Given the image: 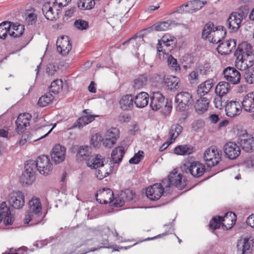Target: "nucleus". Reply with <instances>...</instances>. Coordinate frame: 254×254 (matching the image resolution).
Returning <instances> with one entry per match:
<instances>
[{
    "label": "nucleus",
    "instance_id": "f257e3e1",
    "mask_svg": "<svg viewBox=\"0 0 254 254\" xmlns=\"http://www.w3.org/2000/svg\"><path fill=\"white\" fill-rule=\"evenodd\" d=\"M97 201L101 204L112 203L116 207H122L127 202H130L135 197L134 192L129 189L121 191L115 198L113 192L110 189L104 188L95 194Z\"/></svg>",
    "mask_w": 254,
    "mask_h": 254
},
{
    "label": "nucleus",
    "instance_id": "f03ea898",
    "mask_svg": "<svg viewBox=\"0 0 254 254\" xmlns=\"http://www.w3.org/2000/svg\"><path fill=\"white\" fill-rule=\"evenodd\" d=\"M235 55L237 57L236 66L240 70H246L253 65L254 55L253 54L252 46L247 42H244L239 44Z\"/></svg>",
    "mask_w": 254,
    "mask_h": 254
},
{
    "label": "nucleus",
    "instance_id": "7ed1b4c3",
    "mask_svg": "<svg viewBox=\"0 0 254 254\" xmlns=\"http://www.w3.org/2000/svg\"><path fill=\"white\" fill-rule=\"evenodd\" d=\"M28 208L25 212L23 222L29 226H34L42 222L44 216L42 215V207L40 199L33 197L29 201Z\"/></svg>",
    "mask_w": 254,
    "mask_h": 254
},
{
    "label": "nucleus",
    "instance_id": "20e7f679",
    "mask_svg": "<svg viewBox=\"0 0 254 254\" xmlns=\"http://www.w3.org/2000/svg\"><path fill=\"white\" fill-rule=\"evenodd\" d=\"M177 104L176 110L177 112L187 111L193 103L192 95L188 92H181L178 93L175 99Z\"/></svg>",
    "mask_w": 254,
    "mask_h": 254
},
{
    "label": "nucleus",
    "instance_id": "39448f33",
    "mask_svg": "<svg viewBox=\"0 0 254 254\" xmlns=\"http://www.w3.org/2000/svg\"><path fill=\"white\" fill-rule=\"evenodd\" d=\"M37 169L36 162L30 160L25 164V171L20 178V181L23 185H30L35 180V173Z\"/></svg>",
    "mask_w": 254,
    "mask_h": 254
},
{
    "label": "nucleus",
    "instance_id": "423d86ee",
    "mask_svg": "<svg viewBox=\"0 0 254 254\" xmlns=\"http://www.w3.org/2000/svg\"><path fill=\"white\" fill-rule=\"evenodd\" d=\"M221 151L216 146L208 148L204 153V159L207 165L212 167L217 165L221 158Z\"/></svg>",
    "mask_w": 254,
    "mask_h": 254
},
{
    "label": "nucleus",
    "instance_id": "0eeeda50",
    "mask_svg": "<svg viewBox=\"0 0 254 254\" xmlns=\"http://www.w3.org/2000/svg\"><path fill=\"white\" fill-rule=\"evenodd\" d=\"M207 3L206 0H193L188 1L186 4L180 6L176 12H185L192 13L201 9Z\"/></svg>",
    "mask_w": 254,
    "mask_h": 254
},
{
    "label": "nucleus",
    "instance_id": "6e6552de",
    "mask_svg": "<svg viewBox=\"0 0 254 254\" xmlns=\"http://www.w3.org/2000/svg\"><path fill=\"white\" fill-rule=\"evenodd\" d=\"M162 183L166 188L174 186L179 190H182L185 184L182 182V175L178 174L176 171L172 172L168 176L167 179H164Z\"/></svg>",
    "mask_w": 254,
    "mask_h": 254
},
{
    "label": "nucleus",
    "instance_id": "1a4fd4ad",
    "mask_svg": "<svg viewBox=\"0 0 254 254\" xmlns=\"http://www.w3.org/2000/svg\"><path fill=\"white\" fill-rule=\"evenodd\" d=\"M238 142L245 151L252 152L254 151V137L249 134L246 130L239 134Z\"/></svg>",
    "mask_w": 254,
    "mask_h": 254
},
{
    "label": "nucleus",
    "instance_id": "9d476101",
    "mask_svg": "<svg viewBox=\"0 0 254 254\" xmlns=\"http://www.w3.org/2000/svg\"><path fill=\"white\" fill-rule=\"evenodd\" d=\"M35 162L37 170L41 174L47 176L51 172L53 165L48 156H40Z\"/></svg>",
    "mask_w": 254,
    "mask_h": 254
},
{
    "label": "nucleus",
    "instance_id": "9b49d317",
    "mask_svg": "<svg viewBox=\"0 0 254 254\" xmlns=\"http://www.w3.org/2000/svg\"><path fill=\"white\" fill-rule=\"evenodd\" d=\"M8 200L10 205L16 209L22 208L25 204L24 194L19 190L11 192L9 194Z\"/></svg>",
    "mask_w": 254,
    "mask_h": 254
},
{
    "label": "nucleus",
    "instance_id": "f8f14e48",
    "mask_svg": "<svg viewBox=\"0 0 254 254\" xmlns=\"http://www.w3.org/2000/svg\"><path fill=\"white\" fill-rule=\"evenodd\" d=\"M243 18V16L239 12H233L230 14L227 19L226 24L231 32H235L238 31L241 26Z\"/></svg>",
    "mask_w": 254,
    "mask_h": 254
},
{
    "label": "nucleus",
    "instance_id": "ddd939ff",
    "mask_svg": "<svg viewBox=\"0 0 254 254\" xmlns=\"http://www.w3.org/2000/svg\"><path fill=\"white\" fill-rule=\"evenodd\" d=\"M164 190V188L161 184H154L146 189V196L151 200H157L163 194Z\"/></svg>",
    "mask_w": 254,
    "mask_h": 254
},
{
    "label": "nucleus",
    "instance_id": "4468645a",
    "mask_svg": "<svg viewBox=\"0 0 254 254\" xmlns=\"http://www.w3.org/2000/svg\"><path fill=\"white\" fill-rule=\"evenodd\" d=\"M223 74L226 80L233 84H238L240 81L241 73L234 67L228 66L225 68L223 70Z\"/></svg>",
    "mask_w": 254,
    "mask_h": 254
},
{
    "label": "nucleus",
    "instance_id": "2eb2a0df",
    "mask_svg": "<svg viewBox=\"0 0 254 254\" xmlns=\"http://www.w3.org/2000/svg\"><path fill=\"white\" fill-rule=\"evenodd\" d=\"M237 248L241 254H253V251L254 252V241L250 238H245L238 241Z\"/></svg>",
    "mask_w": 254,
    "mask_h": 254
},
{
    "label": "nucleus",
    "instance_id": "dca6fc26",
    "mask_svg": "<svg viewBox=\"0 0 254 254\" xmlns=\"http://www.w3.org/2000/svg\"><path fill=\"white\" fill-rule=\"evenodd\" d=\"M232 215H233L235 216V214L233 213L232 212H228L226 213H225V216L223 218L222 217H220L219 216H215L213 217V218L210 220L209 223V227L210 228L212 229L213 230H216L221 226V222L223 221H231L233 222V219L232 218ZM222 226L223 227H225L226 229H228L229 228H231V227H227L224 224L222 223Z\"/></svg>",
    "mask_w": 254,
    "mask_h": 254
},
{
    "label": "nucleus",
    "instance_id": "f3484780",
    "mask_svg": "<svg viewBox=\"0 0 254 254\" xmlns=\"http://www.w3.org/2000/svg\"><path fill=\"white\" fill-rule=\"evenodd\" d=\"M225 156L230 159L234 160L239 156L241 153L240 147L234 142H229L223 147Z\"/></svg>",
    "mask_w": 254,
    "mask_h": 254
},
{
    "label": "nucleus",
    "instance_id": "a211bd4d",
    "mask_svg": "<svg viewBox=\"0 0 254 254\" xmlns=\"http://www.w3.org/2000/svg\"><path fill=\"white\" fill-rule=\"evenodd\" d=\"M2 221L5 225H11L14 221L10 208L4 201L0 204V223Z\"/></svg>",
    "mask_w": 254,
    "mask_h": 254
},
{
    "label": "nucleus",
    "instance_id": "6ab92c4d",
    "mask_svg": "<svg viewBox=\"0 0 254 254\" xmlns=\"http://www.w3.org/2000/svg\"><path fill=\"white\" fill-rule=\"evenodd\" d=\"M58 51L62 55L66 56L71 49V44L67 36H63L57 41Z\"/></svg>",
    "mask_w": 254,
    "mask_h": 254
},
{
    "label": "nucleus",
    "instance_id": "aec40b11",
    "mask_svg": "<svg viewBox=\"0 0 254 254\" xmlns=\"http://www.w3.org/2000/svg\"><path fill=\"white\" fill-rule=\"evenodd\" d=\"M243 109L241 102L231 101L225 105L226 115L229 117H234L240 114Z\"/></svg>",
    "mask_w": 254,
    "mask_h": 254
},
{
    "label": "nucleus",
    "instance_id": "412c9836",
    "mask_svg": "<svg viewBox=\"0 0 254 254\" xmlns=\"http://www.w3.org/2000/svg\"><path fill=\"white\" fill-rule=\"evenodd\" d=\"M66 149L60 145H56L51 154V158L55 164H59L64 161L65 156Z\"/></svg>",
    "mask_w": 254,
    "mask_h": 254
},
{
    "label": "nucleus",
    "instance_id": "4be33fe9",
    "mask_svg": "<svg viewBox=\"0 0 254 254\" xmlns=\"http://www.w3.org/2000/svg\"><path fill=\"white\" fill-rule=\"evenodd\" d=\"M55 4H51L49 2L44 3L42 6V12L47 19L51 21L56 20L59 18V11L58 9H56V11H54V6Z\"/></svg>",
    "mask_w": 254,
    "mask_h": 254
},
{
    "label": "nucleus",
    "instance_id": "5701e85b",
    "mask_svg": "<svg viewBox=\"0 0 254 254\" xmlns=\"http://www.w3.org/2000/svg\"><path fill=\"white\" fill-rule=\"evenodd\" d=\"M31 116L28 113L19 115L15 122L16 130L18 133L22 132L26 127L29 125Z\"/></svg>",
    "mask_w": 254,
    "mask_h": 254
},
{
    "label": "nucleus",
    "instance_id": "b1692460",
    "mask_svg": "<svg viewBox=\"0 0 254 254\" xmlns=\"http://www.w3.org/2000/svg\"><path fill=\"white\" fill-rule=\"evenodd\" d=\"M243 109L247 112L252 113L254 119V92L248 93L241 102Z\"/></svg>",
    "mask_w": 254,
    "mask_h": 254
},
{
    "label": "nucleus",
    "instance_id": "393cba45",
    "mask_svg": "<svg viewBox=\"0 0 254 254\" xmlns=\"http://www.w3.org/2000/svg\"><path fill=\"white\" fill-rule=\"evenodd\" d=\"M236 46V41L234 39L223 40L218 46L217 50L222 55H228Z\"/></svg>",
    "mask_w": 254,
    "mask_h": 254
},
{
    "label": "nucleus",
    "instance_id": "a878e982",
    "mask_svg": "<svg viewBox=\"0 0 254 254\" xmlns=\"http://www.w3.org/2000/svg\"><path fill=\"white\" fill-rule=\"evenodd\" d=\"M150 100V107L153 110L157 111L164 105L165 98L160 92H156L152 93Z\"/></svg>",
    "mask_w": 254,
    "mask_h": 254
},
{
    "label": "nucleus",
    "instance_id": "bb28decb",
    "mask_svg": "<svg viewBox=\"0 0 254 254\" xmlns=\"http://www.w3.org/2000/svg\"><path fill=\"white\" fill-rule=\"evenodd\" d=\"M187 170L192 176L198 178L203 174L205 168L204 165L198 162H193L190 163Z\"/></svg>",
    "mask_w": 254,
    "mask_h": 254
},
{
    "label": "nucleus",
    "instance_id": "cd10ccee",
    "mask_svg": "<svg viewBox=\"0 0 254 254\" xmlns=\"http://www.w3.org/2000/svg\"><path fill=\"white\" fill-rule=\"evenodd\" d=\"M148 82V77L146 74H140L133 80L132 88L134 91L142 89L146 86Z\"/></svg>",
    "mask_w": 254,
    "mask_h": 254
},
{
    "label": "nucleus",
    "instance_id": "c85d7f7f",
    "mask_svg": "<svg viewBox=\"0 0 254 254\" xmlns=\"http://www.w3.org/2000/svg\"><path fill=\"white\" fill-rule=\"evenodd\" d=\"M114 166L110 165L109 164L102 163V165H100L97 169H96L97 170L96 171L97 178L100 180L103 179L110 174Z\"/></svg>",
    "mask_w": 254,
    "mask_h": 254
},
{
    "label": "nucleus",
    "instance_id": "c756f323",
    "mask_svg": "<svg viewBox=\"0 0 254 254\" xmlns=\"http://www.w3.org/2000/svg\"><path fill=\"white\" fill-rule=\"evenodd\" d=\"M105 158L100 154L91 155L87 159L86 165L91 169H97L104 163Z\"/></svg>",
    "mask_w": 254,
    "mask_h": 254
},
{
    "label": "nucleus",
    "instance_id": "7c9ffc66",
    "mask_svg": "<svg viewBox=\"0 0 254 254\" xmlns=\"http://www.w3.org/2000/svg\"><path fill=\"white\" fill-rule=\"evenodd\" d=\"M214 84V83L212 79H209L202 82L197 87V94L202 97L207 94L212 88Z\"/></svg>",
    "mask_w": 254,
    "mask_h": 254
},
{
    "label": "nucleus",
    "instance_id": "2f4dec72",
    "mask_svg": "<svg viewBox=\"0 0 254 254\" xmlns=\"http://www.w3.org/2000/svg\"><path fill=\"white\" fill-rule=\"evenodd\" d=\"M209 104V101L207 98L200 96L194 104L196 112L199 114L204 113L207 110Z\"/></svg>",
    "mask_w": 254,
    "mask_h": 254
},
{
    "label": "nucleus",
    "instance_id": "473e14b6",
    "mask_svg": "<svg viewBox=\"0 0 254 254\" xmlns=\"http://www.w3.org/2000/svg\"><path fill=\"white\" fill-rule=\"evenodd\" d=\"M149 96L147 93L140 92L134 98V103L137 108H143L148 103Z\"/></svg>",
    "mask_w": 254,
    "mask_h": 254
},
{
    "label": "nucleus",
    "instance_id": "72a5a7b5",
    "mask_svg": "<svg viewBox=\"0 0 254 254\" xmlns=\"http://www.w3.org/2000/svg\"><path fill=\"white\" fill-rule=\"evenodd\" d=\"M180 79L174 76H166L164 86L170 90H176L180 87Z\"/></svg>",
    "mask_w": 254,
    "mask_h": 254
},
{
    "label": "nucleus",
    "instance_id": "f704fd0d",
    "mask_svg": "<svg viewBox=\"0 0 254 254\" xmlns=\"http://www.w3.org/2000/svg\"><path fill=\"white\" fill-rule=\"evenodd\" d=\"M134 98L131 95H126L121 99L119 104L120 107L124 110H129L133 107Z\"/></svg>",
    "mask_w": 254,
    "mask_h": 254
},
{
    "label": "nucleus",
    "instance_id": "c9c22d12",
    "mask_svg": "<svg viewBox=\"0 0 254 254\" xmlns=\"http://www.w3.org/2000/svg\"><path fill=\"white\" fill-rule=\"evenodd\" d=\"M215 30H213L212 36H209V41L213 44L221 43L224 36L226 34V31L223 29L220 30L218 28H216Z\"/></svg>",
    "mask_w": 254,
    "mask_h": 254
},
{
    "label": "nucleus",
    "instance_id": "e433bc0d",
    "mask_svg": "<svg viewBox=\"0 0 254 254\" xmlns=\"http://www.w3.org/2000/svg\"><path fill=\"white\" fill-rule=\"evenodd\" d=\"M125 153V148L123 146L114 148L111 153V162L114 164H119L122 161Z\"/></svg>",
    "mask_w": 254,
    "mask_h": 254
},
{
    "label": "nucleus",
    "instance_id": "4c0bfd02",
    "mask_svg": "<svg viewBox=\"0 0 254 254\" xmlns=\"http://www.w3.org/2000/svg\"><path fill=\"white\" fill-rule=\"evenodd\" d=\"M166 76L163 73H154L150 76L152 85L158 88L164 86Z\"/></svg>",
    "mask_w": 254,
    "mask_h": 254
},
{
    "label": "nucleus",
    "instance_id": "58836bf2",
    "mask_svg": "<svg viewBox=\"0 0 254 254\" xmlns=\"http://www.w3.org/2000/svg\"><path fill=\"white\" fill-rule=\"evenodd\" d=\"M56 126V124H55L50 129H49L50 126L49 125L43 126L37 128L36 130V133L39 135H40V136L37 138H35L33 140V141H36L48 136L52 132Z\"/></svg>",
    "mask_w": 254,
    "mask_h": 254
},
{
    "label": "nucleus",
    "instance_id": "ea45409f",
    "mask_svg": "<svg viewBox=\"0 0 254 254\" xmlns=\"http://www.w3.org/2000/svg\"><path fill=\"white\" fill-rule=\"evenodd\" d=\"M230 85L228 82L221 81L215 88V93L218 96L224 97L230 90Z\"/></svg>",
    "mask_w": 254,
    "mask_h": 254
},
{
    "label": "nucleus",
    "instance_id": "a19ab883",
    "mask_svg": "<svg viewBox=\"0 0 254 254\" xmlns=\"http://www.w3.org/2000/svg\"><path fill=\"white\" fill-rule=\"evenodd\" d=\"M91 155V148L88 146H82L79 148L76 157L78 160L86 161L87 159Z\"/></svg>",
    "mask_w": 254,
    "mask_h": 254
},
{
    "label": "nucleus",
    "instance_id": "79ce46f5",
    "mask_svg": "<svg viewBox=\"0 0 254 254\" xmlns=\"http://www.w3.org/2000/svg\"><path fill=\"white\" fill-rule=\"evenodd\" d=\"M94 119L95 116L93 115L82 116L74 123L72 126V128L78 127L81 128L86 125L91 123Z\"/></svg>",
    "mask_w": 254,
    "mask_h": 254
},
{
    "label": "nucleus",
    "instance_id": "37998d69",
    "mask_svg": "<svg viewBox=\"0 0 254 254\" xmlns=\"http://www.w3.org/2000/svg\"><path fill=\"white\" fill-rule=\"evenodd\" d=\"M193 151V147L190 145H179L174 149V153L180 155H186L191 153Z\"/></svg>",
    "mask_w": 254,
    "mask_h": 254
},
{
    "label": "nucleus",
    "instance_id": "c03bdc74",
    "mask_svg": "<svg viewBox=\"0 0 254 254\" xmlns=\"http://www.w3.org/2000/svg\"><path fill=\"white\" fill-rule=\"evenodd\" d=\"M99 230L100 231L103 239L102 244L104 245L107 244L108 236L110 235L111 233L113 235H115L116 237H118L119 235L116 230H115V233H114L113 231H111L108 227L101 226L99 227Z\"/></svg>",
    "mask_w": 254,
    "mask_h": 254
},
{
    "label": "nucleus",
    "instance_id": "a18cd8bd",
    "mask_svg": "<svg viewBox=\"0 0 254 254\" xmlns=\"http://www.w3.org/2000/svg\"><path fill=\"white\" fill-rule=\"evenodd\" d=\"M12 22L3 21L0 24V38L5 39L7 33L9 34Z\"/></svg>",
    "mask_w": 254,
    "mask_h": 254
},
{
    "label": "nucleus",
    "instance_id": "49530a36",
    "mask_svg": "<svg viewBox=\"0 0 254 254\" xmlns=\"http://www.w3.org/2000/svg\"><path fill=\"white\" fill-rule=\"evenodd\" d=\"M13 31L9 32V35L13 37H19L22 35L24 30V26L22 24L16 25L12 23L11 28Z\"/></svg>",
    "mask_w": 254,
    "mask_h": 254
},
{
    "label": "nucleus",
    "instance_id": "de8ad7c7",
    "mask_svg": "<svg viewBox=\"0 0 254 254\" xmlns=\"http://www.w3.org/2000/svg\"><path fill=\"white\" fill-rule=\"evenodd\" d=\"M182 127L179 124L173 125L170 129V139L171 142L174 141L178 135L182 132Z\"/></svg>",
    "mask_w": 254,
    "mask_h": 254
},
{
    "label": "nucleus",
    "instance_id": "09e8293b",
    "mask_svg": "<svg viewBox=\"0 0 254 254\" xmlns=\"http://www.w3.org/2000/svg\"><path fill=\"white\" fill-rule=\"evenodd\" d=\"M172 23L171 20L159 22L154 24L151 28L157 31H166L169 29Z\"/></svg>",
    "mask_w": 254,
    "mask_h": 254
},
{
    "label": "nucleus",
    "instance_id": "8fccbe9b",
    "mask_svg": "<svg viewBox=\"0 0 254 254\" xmlns=\"http://www.w3.org/2000/svg\"><path fill=\"white\" fill-rule=\"evenodd\" d=\"M34 8L26 10L25 12V21L29 25H33L36 22L37 15Z\"/></svg>",
    "mask_w": 254,
    "mask_h": 254
},
{
    "label": "nucleus",
    "instance_id": "3c124183",
    "mask_svg": "<svg viewBox=\"0 0 254 254\" xmlns=\"http://www.w3.org/2000/svg\"><path fill=\"white\" fill-rule=\"evenodd\" d=\"M53 99V96L49 92L47 93L39 98L38 104L41 107H45L51 103Z\"/></svg>",
    "mask_w": 254,
    "mask_h": 254
},
{
    "label": "nucleus",
    "instance_id": "603ef678",
    "mask_svg": "<svg viewBox=\"0 0 254 254\" xmlns=\"http://www.w3.org/2000/svg\"><path fill=\"white\" fill-rule=\"evenodd\" d=\"M95 4L94 0H79L77 2L78 7L81 9H91Z\"/></svg>",
    "mask_w": 254,
    "mask_h": 254
},
{
    "label": "nucleus",
    "instance_id": "864d4df0",
    "mask_svg": "<svg viewBox=\"0 0 254 254\" xmlns=\"http://www.w3.org/2000/svg\"><path fill=\"white\" fill-rule=\"evenodd\" d=\"M63 86V80L62 79H56L52 82L50 91L55 94H58L62 91Z\"/></svg>",
    "mask_w": 254,
    "mask_h": 254
},
{
    "label": "nucleus",
    "instance_id": "5fc2aeb1",
    "mask_svg": "<svg viewBox=\"0 0 254 254\" xmlns=\"http://www.w3.org/2000/svg\"><path fill=\"white\" fill-rule=\"evenodd\" d=\"M213 27V24L210 22L205 25L202 32V37L203 38H206L209 40V36H212L213 30H215L216 28Z\"/></svg>",
    "mask_w": 254,
    "mask_h": 254
},
{
    "label": "nucleus",
    "instance_id": "6e6d98bb",
    "mask_svg": "<svg viewBox=\"0 0 254 254\" xmlns=\"http://www.w3.org/2000/svg\"><path fill=\"white\" fill-rule=\"evenodd\" d=\"M171 42H166V43L160 42V40H159L158 44H157V51L159 53L162 52L163 57L165 54H167L168 52L170 50L169 49H167V48L170 47L171 45Z\"/></svg>",
    "mask_w": 254,
    "mask_h": 254
},
{
    "label": "nucleus",
    "instance_id": "4d7b16f0",
    "mask_svg": "<svg viewBox=\"0 0 254 254\" xmlns=\"http://www.w3.org/2000/svg\"><path fill=\"white\" fill-rule=\"evenodd\" d=\"M197 70L202 75H207L212 71L210 64L208 63H204L200 64L197 67Z\"/></svg>",
    "mask_w": 254,
    "mask_h": 254
},
{
    "label": "nucleus",
    "instance_id": "13d9d810",
    "mask_svg": "<svg viewBox=\"0 0 254 254\" xmlns=\"http://www.w3.org/2000/svg\"><path fill=\"white\" fill-rule=\"evenodd\" d=\"M74 27L79 30H86L88 28L89 23L88 22L83 20L82 19H79L76 20L74 22Z\"/></svg>",
    "mask_w": 254,
    "mask_h": 254
},
{
    "label": "nucleus",
    "instance_id": "bf43d9fd",
    "mask_svg": "<svg viewBox=\"0 0 254 254\" xmlns=\"http://www.w3.org/2000/svg\"><path fill=\"white\" fill-rule=\"evenodd\" d=\"M225 97L218 96L215 98L213 102L215 107L217 109H221L223 107H225L226 103L227 101L226 100Z\"/></svg>",
    "mask_w": 254,
    "mask_h": 254
},
{
    "label": "nucleus",
    "instance_id": "052dcab7",
    "mask_svg": "<svg viewBox=\"0 0 254 254\" xmlns=\"http://www.w3.org/2000/svg\"><path fill=\"white\" fill-rule=\"evenodd\" d=\"M106 136L117 140L119 137V130L115 127L111 128L106 132Z\"/></svg>",
    "mask_w": 254,
    "mask_h": 254
},
{
    "label": "nucleus",
    "instance_id": "680f3d73",
    "mask_svg": "<svg viewBox=\"0 0 254 254\" xmlns=\"http://www.w3.org/2000/svg\"><path fill=\"white\" fill-rule=\"evenodd\" d=\"M143 152L142 151H139L137 153L134 154L133 157L130 159L129 163L133 164L139 163L143 157Z\"/></svg>",
    "mask_w": 254,
    "mask_h": 254
},
{
    "label": "nucleus",
    "instance_id": "e2e57ef3",
    "mask_svg": "<svg viewBox=\"0 0 254 254\" xmlns=\"http://www.w3.org/2000/svg\"><path fill=\"white\" fill-rule=\"evenodd\" d=\"M167 61L168 65L175 70H180V67L177 63V59L174 58L172 56L170 55L168 57Z\"/></svg>",
    "mask_w": 254,
    "mask_h": 254
},
{
    "label": "nucleus",
    "instance_id": "0e129e2a",
    "mask_svg": "<svg viewBox=\"0 0 254 254\" xmlns=\"http://www.w3.org/2000/svg\"><path fill=\"white\" fill-rule=\"evenodd\" d=\"M102 141V136L97 133L93 135L91 138V144L94 147H97Z\"/></svg>",
    "mask_w": 254,
    "mask_h": 254
},
{
    "label": "nucleus",
    "instance_id": "69168bd1",
    "mask_svg": "<svg viewBox=\"0 0 254 254\" xmlns=\"http://www.w3.org/2000/svg\"><path fill=\"white\" fill-rule=\"evenodd\" d=\"M244 79L245 81L249 84H254V71H246L245 72Z\"/></svg>",
    "mask_w": 254,
    "mask_h": 254
},
{
    "label": "nucleus",
    "instance_id": "338daca9",
    "mask_svg": "<svg viewBox=\"0 0 254 254\" xmlns=\"http://www.w3.org/2000/svg\"><path fill=\"white\" fill-rule=\"evenodd\" d=\"M103 145L108 148H111L116 143V140L115 139H112L109 137H106L105 139H103Z\"/></svg>",
    "mask_w": 254,
    "mask_h": 254
},
{
    "label": "nucleus",
    "instance_id": "774afa93",
    "mask_svg": "<svg viewBox=\"0 0 254 254\" xmlns=\"http://www.w3.org/2000/svg\"><path fill=\"white\" fill-rule=\"evenodd\" d=\"M31 136H30L29 132H27L22 135L21 139L19 141V144L23 145L27 141L32 142Z\"/></svg>",
    "mask_w": 254,
    "mask_h": 254
}]
</instances>
